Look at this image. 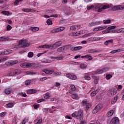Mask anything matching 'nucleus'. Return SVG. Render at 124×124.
Wrapping results in <instances>:
<instances>
[{
  "label": "nucleus",
  "mask_w": 124,
  "mask_h": 124,
  "mask_svg": "<svg viewBox=\"0 0 124 124\" xmlns=\"http://www.w3.org/2000/svg\"><path fill=\"white\" fill-rule=\"evenodd\" d=\"M20 73H21L20 70L13 69L10 72L9 75H10V76H15V75H19Z\"/></svg>",
  "instance_id": "nucleus-1"
},
{
  "label": "nucleus",
  "mask_w": 124,
  "mask_h": 124,
  "mask_svg": "<svg viewBox=\"0 0 124 124\" xmlns=\"http://www.w3.org/2000/svg\"><path fill=\"white\" fill-rule=\"evenodd\" d=\"M108 70H109V68L104 67L102 69L97 70L94 72V74H101L102 73H103V72H106V71H108Z\"/></svg>",
  "instance_id": "nucleus-2"
},
{
  "label": "nucleus",
  "mask_w": 124,
  "mask_h": 124,
  "mask_svg": "<svg viewBox=\"0 0 124 124\" xmlns=\"http://www.w3.org/2000/svg\"><path fill=\"white\" fill-rule=\"evenodd\" d=\"M18 43L21 45V48H27V47H29L30 45L29 43H25L24 40L19 41Z\"/></svg>",
  "instance_id": "nucleus-3"
},
{
  "label": "nucleus",
  "mask_w": 124,
  "mask_h": 124,
  "mask_svg": "<svg viewBox=\"0 0 124 124\" xmlns=\"http://www.w3.org/2000/svg\"><path fill=\"white\" fill-rule=\"evenodd\" d=\"M64 30H65V27H59L51 30L50 32L51 33H57L58 32H60V31H62Z\"/></svg>",
  "instance_id": "nucleus-4"
},
{
  "label": "nucleus",
  "mask_w": 124,
  "mask_h": 124,
  "mask_svg": "<svg viewBox=\"0 0 124 124\" xmlns=\"http://www.w3.org/2000/svg\"><path fill=\"white\" fill-rule=\"evenodd\" d=\"M116 93H117V90L115 88L110 89L108 91V94L109 96H113Z\"/></svg>",
  "instance_id": "nucleus-5"
},
{
  "label": "nucleus",
  "mask_w": 124,
  "mask_h": 124,
  "mask_svg": "<svg viewBox=\"0 0 124 124\" xmlns=\"http://www.w3.org/2000/svg\"><path fill=\"white\" fill-rule=\"evenodd\" d=\"M120 119L118 117H113L110 121L109 124H119Z\"/></svg>",
  "instance_id": "nucleus-6"
},
{
  "label": "nucleus",
  "mask_w": 124,
  "mask_h": 124,
  "mask_svg": "<svg viewBox=\"0 0 124 124\" xmlns=\"http://www.w3.org/2000/svg\"><path fill=\"white\" fill-rule=\"evenodd\" d=\"M101 109H102V106H101V105H98L94 108L93 110V114H96V113H97V112H98L99 110H101Z\"/></svg>",
  "instance_id": "nucleus-7"
},
{
  "label": "nucleus",
  "mask_w": 124,
  "mask_h": 124,
  "mask_svg": "<svg viewBox=\"0 0 124 124\" xmlns=\"http://www.w3.org/2000/svg\"><path fill=\"white\" fill-rule=\"evenodd\" d=\"M17 63H18V61L16 60L12 62H5V64L7 65V66H12V65H14V64Z\"/></svg>",
  "instance_id": "nucleus-8"
},
{
  "label": "nucleus",
  "mask_w": 124,
  "mask_h": 124,
  "mask_svg": "<svg viewBox=\"0 0 124 124\" xmlns=\"http://www.w3.org/2000/svg\"><path fill=\"white\" fill-rule=\"evenodd\" d=\"M31 63H22L20 64V66L21 67H23V68H29V67H31Z\"/></svg>",
  "instance_id": "nucleus-9"
},
{
  "label": "nucleus",
  "mask_w": 124,
  "mask_h": 124,
  "mask_svg": "<svg viewBox=\"0 0 124 124\" xmlns=\"http://www.w3.org/2000/svg\"><path fill=\"white\" fill-rule=\"evenodd\" d=\"M77 115H78V118L79 117L80 120H81V119H83L84 116V113H83V110L79 109L78 112H77Z\"/></svg>",
  "instance_id": "nucleus-10"
},
{
  "label": "nucleus",
  "mask_w": 124,
  "mask_h": 124,
  "mask_svg": "<svg viewBox=\"0 0 124 124\" xmlns=\"http://www.w3.org/2000/svg\"><path fill=\"white\" fill-rule=\"evenodd\" d=\"M81 28V26L80 25H75V26H71L70 28L71 31H75L76 30H79Z\"/></svg>",
  "instance_id": "nucleus-11"
},
{
  "label": "nucleus",
  "mask_w": 124,
  "mask_h": 124,
  "mask_svg": "<svg viewBox=\"0 0 124 124\" xmlns=\"http://www.w3.org/2000/svg\"><path fill=\"white\" fill-rule=\"evenodd\" d=\"M68 47V46H64L59 47L57 49V51L59 52V53H62V52H63L65 50H67Z\"/></svg>",
  "instance_id": "nucleus-12"
},
{
  "label": "nucleus",
  "mask_w": 124,
  "mask_h": 124,
  "mask_svg": "<svg viewBox=\"0 0 124 124\" xmlns=\"http://www.w3.org/2000/svg\"><path fill=\"white\" fill-rule=\"evenodd\" d=\"M106 28H107V26L103 27L99 26V27H95L93 31H102V30H104L106 29Z\"/></svg>",
  "instance_id": "nucleus-13"
},
{
  "label": "nucleus",
  "mask_w": 124,
  "mask_h": 124,
  "mask_svg": "<svg viewBox=\"0 0 124 124\" xmlns=\"http://www.w3.org/2000/svg\"><path fill=\"white\" fill-rule=\"evenodd\" d=\"M11 53H12V50L8 49L4 51H0V55H8V54H11Z\"/></svg>",
  "instance_id": "nucleus-14"
},
{
  "label": "nucleus",
  "mask_w": 124,
  "mask_h": 124,
  "mask_svg": "<svg viewBox=\"0 0 124 124\" xmlns=\"http://www.w3.org/2000/svg\"><path fill=\"white\" fill-rule=\"evenodd\" d=\"M62 44V41L56 42L54 44L52 45L53 49H55V48H57L58 47H60V46H61Z\"/></svg>",
  "instance_id": "nucleus-15"
},
{
  "label": "nucleus",
  "mask_w": 124,
  "mask_h": 124,
  "mask_svg": "<svg viewBox=\"0 0 124 124\" xmlns=\"http://www.w3.org/2000/svg\"><path fill=\"white\" fill-rule=\"evenodd\" d=\"M75 91H76V87H75V86L73 84L71 85L70 87L69 93L71 94H72L73 93V92H75Z\"/></svg>",
  "instance_id": "nucleus-16"
},
{
  "label": "nucleus",
  "mask_w": 124,
  "mask_h": 124,
  "mask_svg": "<svg viewBox=\"0 0 124 124\" xmlns=\"http://www.w3.org/2000/svg\"><path fill=\"white\" fill-rule=\"evenodd\" d=\"M123 9H124V6H123L122 5L115 6L112 8V10L114 11L123 10Z\"/></svg>",
  "instance_id": "nucleus-17"
},
{
  "label": "nucleus",
  "mask_w": 124,
  "mask_h": 124,
  "mask_svg": "<svg viewBox=\"0 0 124 124\" xmlns=\"http://www.w3.org/2000/svg\"><path fill=\"white\" fill-rule=\"evenodd\" d=\"M43 72H44L45 73H46V74H53V72H54V70H48L47 69H44L43 70Z\"/></svg>",
  "instance_id": "nucleus-18"
},
{
  "label": "nucleus",
  "mask_w": 124,
  "mask_h": 124,
  "mask_svg": "<svg viewBox=\"0 0 124 124\" xmlns=\"http://www.w3.org/2000/svg\"><path fill=\"white\" fill-rule=\"evenodd\" d=\"M83 49V46H78L74 47H71L70 48L71 51H80V50Z\"/></svg>",
  "instance_id": "nucleus-19"
},
{
  "label": "nucleus",
  "mask_w": 124,
  "mask_h": 124,
  "mask_svg": "<svg viewBox=\"0 0 124 124\" xmlns=\"http://www.w3.org/2000/svg\"><path fill=\"white\" fill-rule=\"evenodd\" d=\"M37 90L35 89H30L27 91L28 94H33V93H36Z\"/></svg>",
  "instance_id": "nucleus-20"
},
{
  "label": "nucleus",
  "mask_w": 124,
  "mask_h": 124,
  "mask_svg": "<svg viewBox=\"0 0 124 124\" xmlns=\"http://www.w3.org/2000/svg\"><path fill=\"white\" fill-rule=\"evenodd\" d=\"M80 34H82V31L77 32L76 33L71 32L70 35L71 36H77V35H80Z\"/></svg>",
  "instance_id": "nucleus-21"
},
{
  "label": "nucleus",
  "mask_w": 124,
  "mask_h": 124,
  "mask_svg": "<svg viewBox=\"0 0 124 124\" xmlns=\"http://www.w3.org/2000/svg\"><path fill=\"white\" fill-rule=\"evenodd\" d=\"M90 74H91V73H88L84 75V78L85 79V80H87V81H90V80H91V77H90Z\"/></svg>",
  "instance_id": "nucleus-22"
},
{
  "label": "nucleus",
  "mask_w": 124,
  "mask_h": 124,
  "mask_svg": "<svg viewBox=\"0 0 124 124\" xmlns=\"http://www.w3.org/2000/svg\"><path fill=\"white\" fill-rule=\"evenodd\" d=\"M50 92L46 93L44 96L45 99H50L51 98V96H50Z\"/></svg>",
  "instance_id": "nucleus-23"
},
{
  "label": "nucleus",
  "mask_w": 124,
  "mask_h": 124,
  "mask_svg": "<svg viewBox=\"0 0 124 124\" xmlns=\"http://www.w3.org/2000/svg\"><path fill=\"white\" fill-rule=\"evenodd\" d=\"M118 99H119V96L116 95L111 101V104H115V103L117 102Z\"/></svg>",
  "instance_id": "nucleus-24"
},
{
  "label": "nucleus",
  "mask_w": 124,
  "mask_h": 124,
  "mask_svg": "<svg viewBox=\"0 0 124 124\" xmlns=\"http://www.w3.org/2000/svg\"><path fill=\"white\" fill-rule=\"evenodd\" d=\"M64 57L63 56H61V57H51V59H52V60H59V61H62V60L64 59Z\"/></svg>",
  "instance_id": "nucleus-25"
},
{
  "label": "nucleus",
  "mask_w": 124,
  "mask_h": 124,
  "mask_svg": "<svg viewBox=\"0 0 124 124\" xmlns=\"http://www.w3.org/2000/svg\"><path fill=\"white\" fill-rule=\"evenodd\" d=\"M113 39H110V40H107L105 43H104V45H109V44H112L113 42Z\"/></svg>",
  "instance_id": "nucleus-26"
},
{
  "label": "nucleus",
  "mask_w": 124,
  "mask_h": 124,
  "mask_svg": "<svg viewBox=\"0 0 124 124\" xmlns=\"http://www.w3.org/2000/svg\"><path fill=\"white\" fill-rule=\"evenodd\" d=\"M98 52H99V50L93 49H91L88 50V53H89V54H93V53H98Z\"/></svg>",
  "instance_id": "nucleus-27"
},
{
  "label": "nucleus",
  "mask_w": 124,
  "mask_h": 124,
  "mask_svg": "<svg viewBox=\"0 0 124 124\" xmlns=\"http://www.w3.org/2000/svg\"><path fill=\"white\" fill-rule=\"evenodd\" d=\"M99 92V89H96V90H95L93 91L92 93H91V96L92 97L94 96L97 93Z\"/></svg>",
  "instance_id": "nucleus-28"
},
{
  "label": "nucleus",
  "mask_w": 124,
  "mask_h": 124,
  "mask_svg": "<svg viewBox=\"0 0 124 124\" xmlns=\"http://www.w3.org/2000/svg\"><path fill=\"white\" fill-rule=\"evenodd\" d=\"M71 97L73 99H79V96L77 94H72Z\"/></svg>",
  "instance_id": "nucleus-29"
},
{
  "label": "nucleus",
  "mask_w": 124,
  "mask_h": 124,
  "mask_svg": "<svg viewBox=\"0 0 124 124\" xmlns=\"http://www.w3.org/2000/svg\"><path fill=\"white\" fill-rule=\"evenodd\" d=\"M102 6V4L101 3H96L94 5V8H95V9H97L98 8H100Z\"/></svg>",
  "instance_id": "nucleus-30"
},
{
  "label": "nucleus",
  "mask_w": 124,
  "mask_h": 124,
  "mask_svg": "<svg viewBox=\"0 0 124 124\" xmlns=\"http://www.w3.org/2000/svg\"><path fill=\"white\" fill-rule=\"evenodd\" d=\"M30 30L31 31H37L39 30V28L38 27H31Z\"/></svg>",
  "instance_id": "nucleus-31"
},
{
  "label": "nucleus",
  "mask_w": 124,
  "mask_h": 124,
  "mask_svg": "<svg viewBox=\"0 0 124 124\" xmlns=\"http://www.w3.org/2000/svg\"><path fill=\"white\" fill-rule=\"evenodd\" d=\"M114 113V111L113 110H111L107 113V116L112 117V115H113Z\"/></svg>",
  "instance_id": "nucleus-32"
},
{
  "label": "nucleus",
  "mask_w": 124,
  "mask_h": 124,
  "mask_svg": "<svg viewBox=\"0 0 124 124\" xmlns=\"http://www.w3.org/2000/svg\"><path fill=\"white\" fill-rule=\"evenodd\" d=\"M1 14H3V15H7V16H9L10 15V12L9 11H3L1 12Z\"/></svg>",
  "instance_id": "nucleus-33"
},
{
  "label": "nucleus",
  "mask_w": 124,
  "mask_h": 124,
  "mask_svg": "<svg viewBox=\"0 0 124 124\" xmlns=\"http://www.w3.org/2000/svg\"><path fill=\"white\" fill-rule=\"evenodd\" d=\"M22 11L23 12H31L32 10L30 8L22 9Z\"/></svg>",
  "instance_id": "nucleus-34"
},
{
  "label": "nucleus",
  "mask_w": 124,
  "mask_h": 124,
  "mask_svg": "<svg viewBox=\"0 0 124 124\" xmlns=\"http://www.w3.org/2000/svg\"><path fill=\"white\" fill-rule=\"evenodd\" d=\"M122 50L121 49H116V50H112L110 53L111 54H115L116 53H120V52H121Z\"/></svg>",
  "instance_id": "nucleus-35"
},
{
  "label": "nucleus",
  "mask_w": 124,
  "mask_h": 124,
  "mask_svg": "<svg viewBox=\"0 0 124 124\" xmlns=\"http://www.w3.org/2000/svg\"><path fill=\"white\" fill-rule=\"evenodd\" d=\"M18 95H19V96H23V97H26L27 96V94L23 92L18 93Z\"/></svg>",
  "instance_id": "nucleus-36"
},
{
  "label": "nucleus",
  "mask_w": 124,
  "mask_h": 124,
  "mask_svg": "<svg viewBox=\"0 0 124 124\" xmlns=\"http://www.w3.org/2000/svg\"><path fill=\"white\" fill-rule=\"evenodd\" d=\"M4 93L6 94H10L11 93V90L9 89H7L5 90Z\"/></svg>",
  "instance_id": "nucleus-37"
},
{
  "label": "nucleus",
  "mask_w": 124,
  "mask_h": 124,
  "mask_svg": "<svg viewBox=\"0 0 124 124\" xmlns=\"http://www.w3.org/2000/svg\"><path fill=\"white\" fill-rule=\"evenodd\" d=\"M45 48H48L49 49H54L53 45H45Z\"/></svg>",
  "instance_id": "nucleus-38"
},
{
  "label": "nucleus",
  "mask_w": 124,
  "mask_h": 124,
  "mask_svg": "<svg viewBox=\"0 0 124 124\" xmlns=\"http://www.w3.org/2000/svg\"><path fill=\"white\" fill-rule=\"evenodd\" d=\"M8 40V37H0V41H6Z\"/></svg>",
  "instance_id": "nucleus-39"
},
{
  "label": "nucleus",
  "mask_w": 124,
  "mask_h": 124,
  "mask_svg": "<svg viewBox=\"0 0 124 124\" xmlns=\"http://www.w3.org/2000/svg\"><path fill=\"white\" fill-rule=\"evenodd\" d=\"M112 77H113V76L112 75H111V74H108L106 76V78L107 80H110V79H111V78H112Z\"/></svg>",
  "instance_id": "nucleus-40"
},
{
  "label": "nucleus",
  "mask_w": 124,
  "mask_h": 124,
  "mask_svg": "<svg viewBox=\"0 0 124 124\" xmlns=\"http://www.w3.org/2000/svg\"><path fill=\"white\" fill-rule=\"evenodd\" d=\"M79 67L81 69H84V68H86V67H87V65L85 63H82L80 65Z\"/></svg>",
  "instance_id": "nucleus-41"
},
{
  "label": "nucleus",
  "mask_w": 124,
  "mask_h": 124,
  "mask_svg": "<svg viewBox=\"0 0 124 124\" xmlns=\"http://www.w3.org/2000/svg\"><path fill=\"white\" fill-rule=\"evenodd\" d=\"M46 24L48 26H50L51 25H53V21H52V20H51V19H47V20L46 21Z\"/></svg>",
  "instance_id": "nucleus-42"
},
{
  "label": "nucleus",
  "mask_w": 124,
  "mask_h": 124,
  "mask_svg": "<svg viewBox=\"0 0 124 124\" xmlns=\"http://www.w3.org/2000/svg\"><path fill=\"white\" fill-rule=\"evenodd\" d=\"M7 107H8V108H12L14 106V104L13 103H9L7 104Z\"/></svg>",
  "instance_id": "nucleus-43"
},
{
  "label": "nucleus",
  "mask_w": 124,
  "mask_h": 124,
  "mask_svg": "<svg viewBox=\"0 0 124 124\" xmlns=\"http://www.w3.org/2000/svg\"><path fill=\"white\" fill-rule=\"evenodd\" d=\"M7 114V112H6V111L1 113L0 114V118H3L5 116V115H6Z\"/></svg>",
  "instance_id": "nucleus-44"
},
{
  "label": "nucleus",
  "mask_w": 124,
  "mask_h": 124,
  "mask_svg": "<svg viewBox=\"0 0 124 124\" xmlns=\"http://www.w3.org/2000/svg\"><path fill=\"white\" fill-rule=\"evenodd\" d=\"M31 80H27L25 81V85L26 86H29L31 85Z\"/></svg>",
  "instance_id": "nucleus-45"
},
{
  "label": "nucleus",
  "mask_w": 124,
  "mask_h": 124,
  "mask_svg": "<svg viewBox=\"0 0 124 124\" xmlns=\"http://www.w3.org/2000/svg\"><path fill=\"white\" fill-rule=\"evenodd\" d=\"M28 58H32L33 57V52H30L28 53Z\"/></svg>",
  "instance_id": "nucleus-46"
},
{
  "label": "nucleus",
  "mask_w": 124,
  "mask_h": 124,
  "mask_svg": "<svg viewBox=\"0 0 124 124\" xmlns=\"http://www.w3.org/2000/svg\"><path fill=\"white\" fill-rule=\"evenodd\" d=\"M110 6L109 5H105L102 6V8H103V10L104 9H108V8H109Z\"/></svg>",
  "instance_id": "nucleus-47"
},
{
  "label": "nucleus",
  "mask_w": 124,
  "mask_h": 124,
  "mask_svg": "<svg viewBox=\"0 0 124 124\" xmlns=\"http://www.w3.org/2000/svg\"><path fill=\"white\" fill-rule=\"evenodd\" d=\"M87 10H91L93 8H94V6L93 5H92L91 6H87Z\"/></svg>",
  "instance_id": "nucleus-48"
},
{
  "label": "nucleus",
  "mask_w": 124,
  "mask_h": 124,
  "mask_svg": "<svg viewBox=\"0 0 124 124\" xmlns=\"http://www.w3.org/2000/svg\"><path fill=\"white\" fill-rule=\"evenodd\" d=\"M77 76L75 75H72L71 77V80H76Z\"/></svg>",
  "instance_id": "nucleus-49"
},
{
  "label": "nucleus",
  "mask_w": 124,
  "mask_h": 124,
  "mask_svg": "<svg viewBox=\"0 0 124 124\" xmlns=\"http://www.w3.org/2000/svg\"><path fill=\"white\" fill-rule=\"evenodd\" d=\"M43 62H44L45 63H51V60L49 59H46Z\"/></svg>",
  "instance_id": "nucleus-50"
},
{
  "label": "nucleus",
  "mask_w": 124,
  "mask_h": 124,
  "mask_svg": "<svg viewBox=\"0 0 124 124\" xmlns=\"http://www.w3.org/2000/svg\"><path fill=\"white\" fill-rule=\"evenodd\" d=\"M20 1H23V0H16L14 2L15 5H18V4H19V2Z\"/></svg>",
  "instance_id": "nucleus-51"
},
{
  "label": "nucleus",
  "mask_w": 124,
  "mask_h": 124,
  "mask_svg": "<svg viewBox=\"0 0 124 124\" xmlns=\"http://www.w3.org/2000/svg\"><path fill=\"white\" fill-rule=\"evenodd\" d=\"M87 105V101L86 100H83L81 104V106H84V105Z\"/></svg>",
  "instance_id": "nucleus-52"
},
{
  "label": "nucleus",
  "mask_w": 124,
  "mask_h": 124,
  "mask_svg": "<svg viewBox=\"0 0 124 124\" xmlns=\"http://www.w3.org/2000/svg\"><path fill=\"white\" fill-rule=\"evenodd\" d=\"M72 116L73 118H78V116L77 115V112H76L72 113Z\"/></svg>",
  "instance_id": "nucleus-53"
},
{
  "label": "nucleus",
  "mask_w": 124,
  "mask_h": 124,
  "mask_svg": "<svg viewBox=\"0 0 124 124\" xmlns=\"http://www.w3.org/2000/svg\"><path fill=\"white\" fill-rule=\"evenodd\" d=\"M86 59H88L89 61H92L93 60V57L91 55H87Z\"/></svg>",
  "instance_id": "nucleus-54"
},
{
  "label": "nucleus",
  "mask_w": 124,
  "mask_h": 124,
  "mask_svg": "<svg viewBox=\"0 0 124 124\" xmlns=\"http://www.w3.org/2000/svg\"><path fill=\"white\" fill-rule=\"evenodd\" d=\"M93 34H94L93 32L89 33L87 34L84 35L83 37H87V36H91V35H93Z\"/></svg>",
  "instance_id": "nucleus-55"
},
{
  "label": "nucleus",
  "mask_w": 124,
  "mask_h": 124,
  "mask_svg": "<svg viewBox=\"0 0 124 124\" xmlns=\"http://www.w3.org/2000/svg\"><path fill=\"white\" fill-rule=\"evenodd\" d=\"M12 29V27H11L10 25H7L6 26L7 31H11Z\"/></svg>",
  "instance_id": "nucleus-56"
},
{
  "label": "nucleus",
  "mask_w": 124,
  "mask_h": 124,
  "mask_svg": "<svg viewBox=\"0 0 124 124\" xmlns=\"http://www.w3.org/2000/svg\"><path fill=\"white\" fill-rule=\"evenodd\" d=\"M30 64H31V67L33 68L37 67V65H36V64H35V63H30Z\"/></svg>",
  "instance_id": "nucleus-57"
},
{
  "label": "nucleus",
  "mask_w": 124,
  "mask_h": 124,
  "mask_svg": "<svg viewBox=\"0 0 124 124\" xmlns=\"http://www.w3.org/2000/svg\"><path fill=\"white\" fill-rule=\"evenodd\" d=\"M111 23V20H104V24H110Z\"/></svg>",
  "instance_id": "nucleus-58"
},
{
  "label": "nucleus",
  "mask_w": 124,
  "mask_h": 124,
  "mask_svg": "<svg viewBox=\"0 0 124 124\" xmlns=\"http://www.w3.org/2000/svg\"><path fill=\"white\" fill-rule=\"evenodd\" d=\"M92 107V105L91 104H86V109L88 110Z\"/></svg>",
  "instance_id": "nucleus-59"
},
{
  "label": "nucleus",
  "mask_w": 124,
  "mask_h": 124,
  "mask_svg": "<svg viewBox=\"0 0 124 124\" xmlns=\"http://www.w3.org/2000/svg\"><path fill=\"white\" fill-rule=\"evenodd\" d=\"M7 60V58H5L0 59V63L3 62H5V61H6Z\"/></svg>",
  "instance_id": "nucleus-60"
},
{
  "label": "nucleus",
  "mask_w": 124,
  "mask_h": 124,
  "mask_svg": "<svg viewBox=\"0 0 124 124\" xmlns=\"http://www.w3.org/2000/svg\"><path fill=\"white\" fill-rule=\"evenodd\" d=\"M90 41H95V37H91L89 39Z\"/></svg>",
  "instance_id": "nucleus-61"
},
{
  "label": "nucleus",
  "mask_w": 124,
  "mask_h": 124,
  "mask_svg": "<svg viewBox=\"0 0 124 124\" xmlns=\"http://www.w3.org/2000/svg\"><path fill=\"white\" fill-rule=\"evenodd\" d=\"M108 30H114L116 29V26H112L108 28Z\"/></svg>",
  "instance_id": "nucleus-62"
},
{
  "label": "nucleus",
  "mask_w": 124,
  "mask_h": 124,
  "mask_svg": "<svg viewBox=\"0 0 124 124\" xmlns=\"http://www.w3.org/2000/svg\"><path fill=\"white\" fill-rule=\"evenodd\" d=\"M109 32H111V31L109 30H105V31H102L103 33H109Z\"/></svg>",
  "instance_id": "nucleus-63"
},
{
  "label": "nucleus",
  "mask_w": 124,
  "mask_h": 124,
  "mask_svg": "<svg viewBox=\"0 0 124 124\" xmlns=\"http://www.w3.org/2000/svg\"><path fill=\"white\" fill-rule=\"evenodd\" d=\"M39 106H40L39 104H37V105L34 104V105H33V107H34V109H35L39 108Z\"/></svg>",
  "instance_id": "nucleus-64"
}]
</instances>
